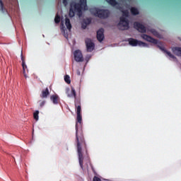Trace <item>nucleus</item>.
<instances>
[{"mask_svg": "<svg viewBox=\"0 0 181 181\" xmlns=\"http://www.w3.org/2000/svg\"><path fill=\"white\" fill-rule=\"evenodd\" d=\"M33 117H34V119H35V121H39V110H36L33 113Z\"/></svg>", "mask_w": 181, "mask_h": 181, "instance_id": "26", "label": "nucleus"}, {"mask_svg": "<svg viewBox=\"0 0 181 181\" xmlns=\"http://www.w3.org/2000/svg\"><path fill=\"white\" fill-rule=\"evenodd\" d=\"M49 95H50V92H49V88H46L45 89L42 90L40 97L41 98H47Z\"/></svg>", "mask_w": 181, "mask_h": 181, "instance_id": "14", "label": "nucleus"}, {"mask_svg": "<svg viewBox=\"0 0 181 181\" xmlns=\"http://www.w3.org/2000/svg\"><path fill=\"white\" fill-rule=\"evenodd\" d=\"M62 3H63V5H64V6H67V5L69 4V2L67 1V0H62Z\"/></svg>", "mask_w": 181, "mask_h": 181, "instance_id": "31", "label": "nucleus"}, {"mask_svg": "<svg viewBox=\"0 0 181 181\" xmlns=\"http://www.w3.org/2000/svg\"><path fill=\"white\" fill-rule=\"evenodd\" d=\"M22 67H23V74L25 76V77H28L26 76V69H28V66L26 65V62H25V61H23L22 62Z\"/></svg>", "mask_w": 181, "mask_h": 181, "instance_id": "22", "label": "nucleus"}, {"mask_svg": "<svg viewBox=\"0 0 181 181\" xmlns=\"http://www.w3.org/2000/svg\"><path fill=\"white\" fill-rule=\"evenodd\" d=\"M76 74H77V76H81V72H80V70H77L76 71Z\"/></svg>", "mask_w": 181, "mask_h": 181, "instance_id": "34", "label": "nucleus"}, {"mask_svg": "<svg viewBox=\"0 0 181 181\" xmlns=\"http://www.w3.org/2000/svg\"><path fill=\"white\" fill-rule=\"evenodd\" d=\"M129 16V12L128 10H124L122 11V16L119 18V22L117 24L120 30H128V29H129V20L127 18Z\"/></svg>", "mask_w": 181, "mask_h": 181, "instance_id": "2", "label": "nucleus"}, {"mask_svg": "<svg viewBox=\"0 0 181 181\" xmlns=\"http://www.w3.org/2000/svg\"><path fill=\"white\" fill-rule=\"evenodd\" d=\"M106 1L107 2H108V4L112 5V6H115V5L118 4V2H117V1L115 0H106Z\"/></svg>", "mask_w": 181, "mask_h": 181, "instance_id": "25", "label": "nucleus"}, {"mask_svg": "<svg viewBox=\"0 0 181 181\" xmlns=\"http://www.w3.org/2000/svg\"><path fill=\"white\" fill-rule=\"evenodd\" d=\"M88 165L91 168L94 175L97 176V171H95V169H94V166H93V164H91V161H90V158L87 157L86 158V163L85 164V166H86V170H88L89 167Z\"/></svg>", "mask_w": 181, "mask_h": 181, "instance_id": "12", "label": "nucleus"}, {"mask_svg": "<svg viewBox=\"0 0 181 181\" xmlns=\"http://www.w3.org/2000/svg\"><path fill=\"white\" fill-rule=\"evenodd\" d=\"M76 12L77 11L73 8V4H71L69 13V18H74L76 16Z\"/></svg>", "mask_w": 181, "mask_h": 181, "instance_id": "16", "label": "nucleus"}, {"mask_svg": "<svg viewBox=\"0 0 181 181\" xmlns=\"http://www.w3.org/2000/svg\"><path fill=\"white\" fill-rule=\"evenodd\" d=\"M126 42H129V45H130V46H133L134 47L136 46H139V47H151L149 44L134 38H128L126 40Z\"/></svg>", "mask_w": 181, "mask_h": 181, "instance_id": "4", "label": "nucleus"}, {"mask_svg": "<svg viewBox=\"0 0 181 181\" xmlns=\"http://www.w3.org/2000/svg\"><path fill=\"white\" fill-rule=\"evenodd\" d=\"M79 2L84 7V11H87V0H80Z\"/></svg>", "mask_w": 181, "mask_h": 181, "instance_id": "23", "label": "nucleus"}, {"mask_svg": "<svg viewBox=\"0 0 181 181\" xmlns=\"http://www.w3.org/2000/svg\"><path fill=\"white\" fill-rule=\"evenodd\" d=\"M62 21V18H60V16L57 15L54 18L55 23L58 24L60 23V21Z\"/></svg>", "mask_w": 181, "mask_h": 181, "instance_id": "28", "label": "nucleus"}, {"mask_svg": "<svg viewBox=\"0 0 181 181\" xmlns=\"http://www.w3.org/2000/svg\"><path fill=\"white\" fill-rule=\"evenodd\" d=\"M134 27L136 30L140 32V33H146V27L143 24L136 22L134 23Z\"/></svg>", "mask_w": 181, "mask_h": 181, "instance_id": "7", "label": "nucleus"}, {"mask_svg": "<svg viewBox=\"0 0 181 181\" xmlns=\"http://www.w3.org/2000/svg\"><path fill=\"white\" fill-rule=\"evenodd\" d=\"M85 43L86 45V50L88 52L91 53L94 49H95V44L90 38H86L85 40Z\"/></svg>", "mask_w": 181, "mask_h": 181, "instance_id": "5", "label": "nucleus"}, {"mask_svg": "<svg viewBox=\"0 0 181 181\" xmlns=\"http://www.w3.org/2000/svg\"><path fill=\"white\" fill-rule=\"evenodd\" d=\"M66 93L67 97H69V98H71V97H74V98H76V89H74L73 87H71V90H70V88H66Z\"/></svg>", "mask_w": 181, "mask_h": 181, "instance_id": "10", "label": "nucleus"}, {"mask_svg": "<svg viewBox=\"0 0 181 181\" xmlns=\"http://www.w3.org/2000/svg\"><path fill=\"white\" fill-rule=\"evenodd\" d=\"M90 23H91V19L90 18H87L86 20L83 19V23L81 25L82 29H87V25H90Z\"/></svg>", "mask_w": 181, "mask_h": 181, "instance_id": "17", "label": "nucleus"}, {"mask_svg": "<svg viewBox=\"0 0 181 181\" xmlns=\"http://www.w3.org/2000/svg\"><path fill=\"white\" fill-rule=\"evenodd\" d=\"M0 11L2 13H8L6 8H4V3L2 2V0H0Z\"/></svg>", "mask_w": 181, "mask_h": 181, "instance_id": "21", "label": "nucleus"}, {"mask_svg": "<svg viewBox=\"0 0 181 181\" xmlns=\"http://www.w3.org/2000/svg\"><path fill=\"white\" fill-rule=\"evenodd\" d=\"M130 12L132 14H133L134 16H136V15H139V11L138 10V8H135V7H132L130 8Z\"/></svg>", "mask_w": 181, "mask_h": 181, "instance_id": "20", "label": "nucleus"}, {"mask_svg": "<svg viewBox=\"0 0 181 181\" xmlns=\"http://www.w3.org/2000/svg\"><path fill=\"white\" fill-rule=\"evenodd\" d=\"M75 129L79 165L82 170H84V165H83L84 157L83 156V148L81 145H85V146H86V144L84 135L83 134V117L81 116V110H80V107H78V110L76 111V122Z\"/></svg>", "mask_w": 181, "mask_h": 181, "instance_id": "1", "label": "nucleus"}, {"mask_svg": "<svg viewBox=\"0 0 181 181\" xmlns=\"http://www.w3.org/2000/svg\"><path fill=\"white\" fill-rule=\"evenodd\" d=\"M74 59L75 62H77L78 63H81V62H84L83 53L80 49H76L74 52Z\"/></svg>", "mask_w": 181, "mask_h": 181, "instance_id": "6", "label": "nucleus"}, {"mask_svg": "<svg viewBox=\"0 0 181 181\" xmlns=\"http://www.w3.org/2000/svg\"><path fill=\"white\" fill-rule=\"evenodd\" d=\"M50 100L54 104V105H57L60 103V97L57 94L52 95L50 96Z\"/></svg>", "mask_w": 181, "mask_h": 181, "instance_id": "11", "label": "nucleus"}, {"mask_svg": "<svg viewBox=\"0 0 181 181\" xmlns=\"http://www.w3.org/2000/svg\"><path fill=\"white\" fill-rule=\"evenodd\" d=\"M65 25L68 29V30L71 31V23L70 22V18H65Z\"/></svg>", "mask_w": 181, "mask_h": 181, "instance_id": "19", "label": "nucleus"}, {"mask_svg": "<svg viewBox=\"0 0 181 181\" xmlns=\"http://www.w3.org/2000/svg\"><path fill=\"white\" fill-rule=\"evenodd\" d=\"M149 32H151V33H152L154 36H156L157 37H159V33L157 32L155 29L153 28H151L149 30Z\"/></svg>", "mask_w": 181, "mask_h": 181, "instance_id": "24", "label": "nucleus"}, {"mask_svg": "<svg viewBox=\"0 0 181 181\" xmlns=\"http://www.w3.org/2000/svg\"><path fill=\"white\" fill-rule=\"evenodd\" d=\"M43 37H45V35H42Z\"/></svg>", "mask_w": 181, "mask_h": 181, "instance_id": "37", "label": "nucleus"}, {"mask_svg": "<svg viewBox=\"0 0 181 181\" xmlns=\"http://www.w3.org/2000/svg\"><path fill=\"white\" fill-rule=\"evenodd\" d=\"M20 160H22V157H19Z\"/></svg>", "mask_w": 181, "mask_h": 181, "instance_id": "36", "label": "nucleus"}, {"mask_svg": "<svg viewBox=\"0 0 181 181\" xmlns=\"http://www.w3.org/2000/svg\"><path fill=\"white\" fill-rule=\"evenodd\" d=\"M96 37L100 43L103 42L105 37V36L104 35V28H99V30L96 33Z\"/></svg>", "mask_w": 181, "mask_h": 181, "instance_id": "9", "label": "nucleus"}, {"mask_svg": "<svg viewBox=\"0 0 181 181\" xmlns=\"http://www.w3.org/2000/svg\"><path fill=\"white\" fill-rule=\"evenodd\" d=\"M64 81L66 83V84H70L71 83V81L70 80V76L65 75L64 76Z\"/></svg>", "mask_w": 181, "mask_h": 181, "instance_id": "27", "label": "nucleus"}, {"mask_svg": "<svg viewBox=\"0 0 181 181\" xmlns=\"http://www.w3.org/2000/svg\"><path fill=\"white\" fill-rule=\"evenodd\" d=\"M75 98V107L76 108V111H78V107L80 108V111H81V101L80 99L77 98V96H76Z\"/></svg>", "mask_w": 181, "mask_h": 181, "instance_id": "18", "label": "nucleus"}, {"mask_svg": "<svg viewBox=\"0 0 181 181\" xmlns=\"http://www.w3.org/2000/svg\"><path fill=\"white\" fill-rule=\"evenodd\" d=\"M93 181H101V178L97 177V176H95L93 177Z\"/></svg>", "mask_w": 181, "mask_h": 181, "instance_id": "32", "label": "nucleus"}, {"mask_svg": "<svg viewBox=\"0 0 181 181\" xmlns=\"http://www.w3.org/2000/svg\"><path fill=\"white\" fill-rule=\"evenodd\" d=\"M33 132H34V130H33Z\"/></svg>", "mask_w": 181, "mask_h": 181, "instance_id": "38", "label": "nucleus"}, {"mask_svg": "<svg viewBox=\"0 0 181 181\" xmlns=\"http://www.w3.org/2000/svg\"><path fill=\"white\" fill-rule=\"evenodd\" d=\"M45 104H46V101L43 100L42 102H41L40 104V108H43V107H45Z\"/></svg>", "mask_w": 181, "mask_h": 181, "instance_id": "30", "label": "nucleus"}, {"mask_svg": "<svg viewBox=\"0 0 181 181\" xmlns=\"http://www.w3.org/2000/svg\"><path fill=\"white\" fill-rule=\"evenodd\" d=\"M90 59H91V54H87L86 58H85V60L86 62V64H87V63H88Z\"/></svg>", "mask_w": 181, "mask_h": 181, "instance_id": "29", "label": "nucleus"}, {"mask_svg": "<svg viewBox=\"0 0 181 181\" xmlns=\"http://www.w3.org/2000/svg\"><path fill=\"white\" fill-rule=\"evenodd\" d=\"M61 32L65 39H69V34L67 33V30L66 29V26H64V23H63V21H62L61 23Z\"/></svg>", "mask_w": 181, "mask_h": 181, "instance_id": "13", "label": "nucleus"}, {"mask_svg": "<svg viewBox=\"0 0 181 181\" xmlns=\"http://www.w3.org/2000/svg\"><path fill=\"white\" fill-rule=\"evenodd\" d=\"M173 52L176 56L181 57V47H174L172 48Z\"/></svg>", "mask_w": 181, "mask_h": 181, "instance_id": "15", "label": "nucleus"}, {"mask_svg": "<svg viewBox=\"0 0 181 181\" xmlns=\"http://www.w3.org/2000/svg\"><path fill=\"white\" fill-rule=\"evenodd\" d=\"M21 59L22 63H23V62H25V59H23V52H22V51L21 54Z\"/></svg>", "mask_w": 181, "mask_h": 181, "instance_id": "33", "label": "nucleus"}, {"mask_svg": "<svg viewBox=\"0 0 181 181\" xmlns=\"http://www.w3.org/2000/svg\"><path fill=\"white\" fill-rule=\"evenodd\" d=\"M103 180L110 181V180L103 179Z\"/></svg>", "mask_w": 181, "mask_h": 181, "instance_id": "35", "label": "nucleus"}, {"mask_svg": "<svg viewBox=\"0 0 181 181\" xmlns=\"http://www.w3.org/2000/svg\"><path fill=\"white\" fill-rule=\"evenodd\" d=\"M73 4V8L76 10V12H78V16H81L83 12L81 11H83V8H84L81 4L79 3H74L72 2L71 3Z\"/></svg>", "mask_w": 181, "mask_h": 181, "instance_id": "8", "label": "nucleus"}, {"mask_svg": "<svg viewBox=\"0 0 181 181\" xmlns=\"http://www.w3.org/2000/svg\"><path fill=\"white\" fill-rule=\"evenodd\" d=\"M92 12H94V16L100 18V19H107L110 16V11L107 9L95 8L92 10Z\"/></svg>", "mask_w": 181, "mask_h": 181, "instance_id": "3", "label": "nucleus"}]
</instances>
